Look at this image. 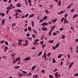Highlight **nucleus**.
Wrapping results in <instances>:
<instances>
[{"label":"nucleus","mask_w":78,"mask_h":78,"mask_svg":"<svg viewBox=\"0 0 78 78\" xmlns=\"http://www.w3.org/2000/svg\"><path fill=\"white\" fill-rule=\"evenodd\" d=\"M67 16H68V14H66L65 15V16L66 17V18H67Z\"/></svg>","instance_id":"60"},{"label":"nucleus","mask_w":78,"mask_h":78,"mask_svg":"<svg viewBox=\"0 0 78 78\" xmlns=\"http://www.w3.org/2000/svg\"><path fill=\"white\" fill-rule=\"evenodd\" d=\"M43 43H44V41H42L40 42L41 45H42L43 44Z\"/></svg>","instance_id":"49"},{"label":"nucleus","mask_w":78,"mask_h":78,"mask_svg":"<svg viewBox=\"0 0 78 78\" xmlns=\"http://www.w3.org/2000/svg\"><path fill=\"white\" fill-rule=\"evenodd\" d=\"M5 19H4L2 21V25H3L4 24H5Z\"/></svg>","instance_id":"13"},{"label":"nucleus","mask_w":78,"mask_h":78,"mask_svg":"<svg viewBox=\"0 0 78 78\" xmlns=\"http://www.w3.org/2000/svg\"><path fill=\"white\" fill-rule=\"evenodd\" d=\"M43 58H44L45 61H47V54L45 53H44L43 55L42 56Z\"/></svg>","instance_id":"1"},{"label":"nucleus","mask_w":78,"mask_h":78,"mask_svg":"<svg viewBox=\"0 0 78 78\" xmlns=\"http://www.w3.org/2000/svg\"><path fill=\"white\" fill-rule=\"evenodd\" d=\"M41 25L42 26H44V27H45V25L46 26H47V25H48V23L46 22H45L41 23Z\"/></svg>","instance_id":"4"},{"label":"nucleus","mask_w":78,"mask_h":78,"mask_svg":"<svg viewBox=\"0 0 78 78\" xmlns=\"http://www.w3.org/2000/svg\"><path fill=\"white\" fill-rule=\"evenodd\" d=\"M56 20H57V18L55 19L53 21V23H55V22H56Z\"/></svg>","instance_id":"30"},{"label":"nucleus","mask_w":78,"mask_h":78,"mask_svg":"<svg viewBox=\"0 0 78 78\" xmlns=\"http://www.w3.org/2000/svg\"><path fill=\"white\" fill-rule=\"evenodd\" d=\"M12 46H13V47H15L16 46V44L14 43H13Z\"/></svg>","instance_id":"55"},{"label":"nucleus","mask_w":78,"mask_h":78,"mask_svg":"<svg viewBox=\"0 0 78 78\" xmlns=\"http://www.w3.org/2000/svg\"><path fill=\"white\" fill-rule=\"evenodd\" d=\"M31 28L30 27H28V30H29V31H31Z\"/></svg>","instance_id":"44"},{"label":"nucleus","mask_w":78,"mask_h":78,"mask_svg":"<svg viewBox=\"0 0 78 78\" xmlns=\"http://www.w3.org/2000/svg\"><path fill=\"white\" fill-rule=\"evenodd\" d=\"M71 8V6L70 5H69L67 7L68 9H69V8Z\"/></svg>","instance_id":"59"},{"label":"nucleus","mask_w":78,"mask_h":78,"mask_svg":"<svg viewBox=\"0 0 78 78\" xmlns=\"http://www.w3.org/2000/svg\"><path fill=\"white\" fill-rule=\"evenodd\" d=\"M55 59L54 58H53L52 62H53V63H55Z\"/></svg>","instance_id":"43"},{"label":"nucleus","mask_w":78,"mask_h":78,"mask_svg":"<svg viewBox=\"0 0 78 78\" xmlns=\"http://www.w3.org/2000/svg\"><path fill=\"white\" fill-rule=\"evenodd\" d=\"M55 28V26H54L52 27L51 28V30H53Z\"/></svg>","instance_id":"38"},{"label":"nucleus","mask_w":78,"mask_h":78,"mask_svg":"<svg viewBox=\"0 0 78 78\" xmlns=\"http://www.w3.org/2000/svg\"><path fill=\"white\" fill-rule=\"evenodd\" d=\"M5 44L6 45H8V42L7 41H6L5 42Z\"/></svg>","instance_id":"45"},{"label":"nucleus","mask_w":78,"mask_h":78,"mask_svg":"<svg viewBox=\"0 0 78 78\" xmlns=\"http://www.w3.org/2000/svg\"><path fill=\"white\" fill-rule=\"evenodd\" d=\"M16 55L15 53H13L12 55H11V56L12 57H13L14 58V57H15V56Z\"/></svg>","instance_id":"17"},{"label":"nucleus","mask_w":78,"mask_h":78,"mask_svg":"<svg viewBox=\"0 0 78 78\" xmlns=\"http://www.w3.org/2000/svg\"><path fill=\"white\" fill-rule=\"evenodd\" d=\"M27 39H30V40H31V39H32V38L31 37H27Z\"/></svg>","instance_id":"61"},{"label":"nucleus","mask_w":78,"mask_h":78,"mask_svg":"<svg viewBox=\"0 0 78 78\" xmlns=\"http://www.w3.org/2000/svg\"><path fill=\"white\" fill-rule=\"evenodd\" d=\"M46 45L45 44H43L42 46V48H44L45 47H46Z\"/></svg>","instance_id":"20"},{"label":"nucleus","mask_w":78,"mask_h":78,"mask_svg":"<svg viewBox=\"0 0 78 78\" xmlns=\"http://www.w3.org/2000/svg\"><path fill=\"white\" fill-rule=\"evenodd\" d=\"M47 27H45L44 28V31H47Z\"/></svg>","instance_id":"63"},{"label":"nucleus","mask_w":78,"mask_h":78,"mask_svg":"<svg viewBox=\"0 0 78 78\" xmlns=\"http://www.w3.org/2000/svg\"><path fill=\"white\" fill-rule=\"evenodd\" d=\"M47 19V16H46L43 18V19L44 20H46Z\"/></svg>","instance_id":"26"},{"label":"nucleus","mask_w":78,"mask_h":78,"mask_svg":"<svg viewBox=\"0 0 78 78\" xmlns=\"http://www.w3.org/2000/svg\"><path fill=\"white\" fill-rule=\"evenodd\" d=\"M13 63L14 64H15V63H16V60H14L13 61Z\"/></svg>","instance_id":"64"},{"label":"nucleus","mask_w":78,"mask_h":78,"mask_svg":"<svg viewBox=\"0 0 78 78\" xmlns=\"http://www.w3.org/2000/svg\"><path fill=\"white\" fill-rule=\"evenodd\" d=\"M13 6V5H12V4H10V7H7V8H6V9H12V6ZM12 6V7H11Z\"/></svg>","instance_id":"2"},{"label":"nucleus","mask_w":78,"mask_h":78,"mask_svg":"<svg viewBox=\"0 0 78 78\" xmlns=\"http://www.w3.org/2000/svg\"><path fill=\"white\" fill-rule=\"evenodd\" d=\"M16 7H19V8H20L21 7V4L20 3H18L16 5Z\"/></svg>","instance_id":"9"},{"label":"nucleus","mask_w":78,"mask_h":78,"mask_svg":"<svg viewBox=\"0 0 78 78\" xmlns=\"http://www.w3.org/2000/svg\"><path fill=\"white\" fill-rule=\"evenodd\" d=\"M64 24H65L66 23H68V21L67 20V19L65 18V20H64Z\"/></svg>","instance_id":"8"},{"label":"nucleus","mask_w":78,"mask_h":78,"mask_svg":"<svg viewBox=\"0 0 78 78\" xmlns=\"http://www.w3.org/2000/svg\"><path fill=\"white\" fill-rule=\"evenodd\" d=\"M58 73L57 72H56L55 73V75L56 77V78H58Z\"/></svg>","instance_id":"16"},{"label":"nucleus","mask_w":78,"mask_h":78,"mask_svg":"<svg viewBox=\"0 0 78 78\" xmlns=\"http://www.w3.org/2000/svg\"><path fill=\"white\" fill-rule=\"evenodd\" d=\"M58 3H59V4H58L59 6H61V0H59V1L58 2Z\"/></svg>","instance_id":"21"},{"label":"nucleus","mask_w":78,"mask_h":78,"mask_svg":"<svg viewBox=\"0 0 78 78\" xmlns=\"http://www.w3.org/2000/svg\"><path fill=\"white\" fill-rule=\"evenodd\" d=\"M59 44L58 43L56 45V48H58V47H59Z\"/></svg>","instance_id":"29"},{"label":"nucleus","mask_w":78,"mask_h":78,"mask_svg":"<svg viewBox=\"0 0 78 78\" xmlns=\"http://www.w3.org/2000/svg\"><path fill=\"white\" fill-rule=\"evenodd\" d=\"M67 56L68 57V58H70V55L68 54L67 55Z\"/></svg>","instance_id":"53"},{"label":"nucleus","mask_w":78,"mask_h":78,"mask_svg":"<svg viewBox=\"0 0 78 78\" xmlns=\"http://www.w3.org/2000/svg\"><path fill=\"white\" fill-rule=\"evenodd\" d=\"M26 36H27V37H29V36H30V34H29V33L27 34H26Z\"/></svg>","instance_id":"46"},{"label":"nucleus","mask_w":78,"mask_h":78,"mask_svg":"<svg viewBox=\"0 0 78 78\" xmlns=\"http://www.w3.org/2000/svg\"><path fill=\"white\" fill-rule=\"evenodd\" d=\"M22 72L23 73H24V74L27 73V72H26V71H22Z\"/></svg>","instance_id":"62"},{"label":"nucleus","mask_w":78,"mask_h":78,"mask_svg":"<svg viewBox=\"0 0 78 78\" xmlns=\"http://www.w3.org/2000/svg\"><path fill=\"white\" fill-rule=\"evenodd\" d=\"M45 11L46 13H47V14H49V12H48V11L47 10H45Z\"/></svg>","instance_id":"32"},{"label":"nucleus","mask_w":78,"mask_h":78,"mask_svg":"<svg viewBox=\"0 0 78 78\" xmlns=\"http://www.w3.org/2000/svg\"><path fill=\"white\" fill-rule=\"evenodd\" d=\"M1 16H5V14L4 13H1Z\"/></svg>","instance_id":"40"},{"label":"nucleus","mask_w":78,"mask_h":78,"mask_svg":"<svg viewBox=\"0 0 78 78\" xmlns=\"http://www.w3.org/2000/svg\"><path fill=\"white\" fill-rule=\"evenodd\" d=\"M38 76V75H34L32 77V78H37V77Z\"/></svg>","instance_id":"18"},{"label":"nucleus","mask_w":78,"mask_h":78,"mask_svg":"<svg viewBox=\"0 0 78 78\" xmlns=\"http://www.w3.org/2000/svg\"><path fill=\"white\" fill-rule=\"evenodd\" d=\"M8 46H6L4 48V52H6V51H7V50H8Z\"/></svg>","instance_id":"10"},{"label":"nucleus","mask_w":78,"mask_h":78,"mask_svg":"<svg viewBox=\"0 0 78 78\" xmlns=\"http://www.w3.org/2000/svg\"><path fill=\"white\" fill-rule=\"evenodd\" d=\"M63 55L62 54H61L59 55V56H58V58H61V56H63Z\"/></svg>","instance_id":"27"},{"label":"nucleus","mask_w":78,"mask_h":78,"mask_svg":"<svg viewBox=\"0 0 78 78\" xmlns=\"http://www.w3.org/2000/svg\"><path fill=\"white\" fill-rule=\"evenodd\" d=\"M32 37L34 38H35V37H36V36H35V35H34V34H32Z\"/></svg>","instance_id":"58"},{"label":"nucleus","mask_w":78,"mask_h":78,"mask_svg":"<svg viewBox=\"0 0 78 78\" xmlns=\"http://www.w3.org/2000/svg\"><path fill=\"white\" fill-rule=\"evenodd\" d=\"M16 25V23H14L12 24V27H13L14 26Z\"/></svg>","instance_id":"50"},{"label":"nucleus","mask_w":78,"mask_h":78,"mask_svg":"<svg viewBox=\"0 0 78 78\" xmlns=\"http://www.w3.org/2000/svg\"><path fill=\"white\" fill-rule=\"evenodd\" d=\"M14 11H15L16 12H22L21 11V10H20V9H18L17 10L16 9H15L14 10Z\"/></svg>","instance_id":"5"},{"label":"nucleus","mask_w":78,"mask_h":78,"mask_svg":"<svg viewBox=\"0 0 78 78\" xmlns=\"http://www.w3.org/2000/svg\"><path fill=\"white\" fill-rule=\"evenodd\" d=\"M49 77H50V78H53V76H51V75H49Z\"/></svg>","instance_id":"56"},{"label":"nucleus","mask_w":78,"mask_h":78,"mask_svg":"<svg viewBox=\"0 0 78 78\" xmlns=\"http://www.w3.org/2000/svg\"><path fill=\"white\" fill-rule=\"evenodd\" d=\"M18 15H19V13H15V16H17Z\"/></svg>","instance_id":"47"},{"label":"nucleus","mask_w":78,"mask_h":78,"mask_svg":"<svg viewBox=\"0 0 78 78\" xmlns=\"http://www.w3.org/2000/svg\"><path fill=\"white\" fill-rule=\"evenodd\" d=\"M33 32L35 33H37V31L36 30H33Z\"/></svg>","instance_id":"57"},{"label":"nucleus","mask_w":78,"mask_h":78,"mask_svg":"<svg viewBox=\"0 0 78 78\" xmlns=\"http://www.w3.org/2000/svg\"><path fill=\"white\" fill-rule=\"evenodd\" d=\"M5 42V41H1L0 42L1 44H3V43H4Z\"/></svg>","instance_id":"54"},{"label":"nucleus","mask_w":78,"mask_h":78,"mask_svg":"<svg viewBox=\"0 0 78 78\" xmlns=\"http://www.w3.org/2000/svg\"><path fill=\"white\" fill-rule=\"evenodd\" d=\"M28 2L29 3H31V1L30 0H28Z\"/></svg>","instance_id":"51"},{"label":"nucleus","mask_w":78,"mask_h":78,"mask_svg":"<svg viewBox=\"0 0 78 78\" xmlns=\"http://www.w3.org/2000/svg\"><path fill=\"white\" fill-rule=\"evenodd\" d=\"M78 17V15L77 14H75L73 17V19H74L75 18H76V17Z\"/></svg>","instance_id":"15"},{"label":"nucleus","mask_w":78,"mask_h":78,"mask_svg":"<svg viewBox=\"0 0 78 78\" xmlns=\"http://www.w3.org/2000/svg\"><path fill=\"white\" fill-rule=\"evenodd\" d=\"M45 38V36L44 35H42L41 36V40H43Z\"/></svg>","instance_id":"19"},{"label":"nucleus","mask_w":78,"mask_h":78,"mask_svg":"<svg viewBox=\"0 0 78 78\" xmlns=\"http://www.w3.org/2000/svg\"><path fill=\"white\" fill-rule=\"evenodd\" d=\"M53 36H56V35H57V33H55V32L53 33Z\"/></svg>","instance_id":"42"},{"label":"nucleus","mask_w":78,"mask_h":78,"mask_svg":"<svg viewBox=\"0 0 78 78\" xmlns=\"http://www.w3.org/2000/svg\"><path fill=\"white\" fill-rule=\"evenodd\" d=\"M54 42V40H49V43H51V44H53Z\"/></svg>","instance_id":"22"},{"label":"nucleus","mask_w":78,"mask_h":78,"mask_svg":"<svg viewBox=\"0 0 78 78\" xmlns=\"http://www.w3.org/2000/svg\"><path fill=\"white\" fill-rule=\"evenodd\" d=\"M20 59V57H18L16 59V61H19Z\"/></svg>","instance_id":"28"},{"label":"nucleus","mask_w":78,"mask_h":78,"mask_svg":"<svg viewBox=\"0 0 78 78\" xmlns=\"http://www.w3.org/2000/svg\"><path fill=\"white\" fill-rule=\"evenodd\" d=\"M31 24L33 27H34V22L31 21Z\"/></svg>","instance_id":"34"},{"label":"nucleus","mask_w":78,"mask_h":78,"mask_svg":"<svg viewBox=\"0 0 78 78\" xmlns=\"http://www.w3.org/2000/svg\"><path fill=\"white\" fill-rule=\"evenodd\" d=\"M39 39H38L36 40H35L34 41V42H39Z\"/></svg>","instance_id":"36"},{"label":"nucleus","mask_w":78,"mask_h":78,"mask_svg":"<svg viewBox=\"0 0 78 78\" xmlns=\"http://www.w3.org/2000/svg\"><path fill=\"white\" fill-rule=\"evenodd\" d=\"M34 14H32L31 15H30L29 16V18H31V17H34Z\"/></svg>","instance_id":"11"},{"label":"nucleus","mask_w":78,"mask_h":78,"mask_svg":"<svg viewBox=\"0 0 78 78\" xmlns=\"http://www.w3.org/2000/svg\"><path fill=\"white\" fill-rule=\"evenodd\" d=\"M74 11H75V9H73L71 10V12H74Z\"/></svg>","instance_id":"48"},{"label":"nucleus","mask_w":78,"mask_h":78,"mask_svg":"<svg viewBox=\"0 0 78 78\" xmlns=\"http://www.w3.org/2000/svg\"><path fill=\"white\" fill-rule=\"evenodd\" d=\"M9 11V10H8L7 9V10L6 11V14H8Z\"/></svg>","instance_id":"39"},{"label":"nucleus","mask_w":78,"mask_h":78,"mask_svg":"<svg viewBox=\"0 0 78 78\" xmlns=\"http://www.w3.org/2000/svg\"><path fill=\"white\" fill-rule=\"evenodd\" d=\"M73 64V62H72V63H71L69 66V68L70 69L71 67H72V66Z\"/></svg>","instance_id":"14"},{"label":"nucleus","mask_w":78,"mask_h":78,"mask_svg":"<svg viewBox=\"0 0 78 78\" xmlns=\"http://www.w3.org/2000/svg\"><path fill=\"white\" fill-rule=\"evenodd\" d=\"M36 68V66H32V70H34L35 69V68Z\"/></svg>","instance_id":"23"},{"label":"nucleus","mask_w":78,"mask_h":78,"mask_svg":"<svg viewBox=\"0 0 78 78\" xmlns=\"http://www.w3.org/2000/svg\"><path fill=\"white\" fill-rule=\"evenodd\" d=\"M20 67L19 66H16L15 67V69H19Z\"/></svg>","instance_id":"35"},{"label":"nucleus","mask_w":78,"mask_h":78,"mask_svg":"<svg viewBox=\"0 0 78 78\" xmlns=\"http://www.w3.org/2000/svg\"><path fill=\"white\" fill-rule=\"evenodd\" d=\"M65 18L64 17H62L61 19V22H62L64 21V20H65Z\"/></svg>","instance_id":"24"},{"label":"nucleus","mask_w":78,"mask_h":78,"mask_svg":"<svg viewBox=\"0 0 78 78\" xmlns=\"http://www.w3.org/2000/svg\"><path fill=\"white\" fill-rule=\"evenodd\" d=\"M42 51H40L39 54V56H41V55H42Z\"/></svg>","instance_id":"37"},{"label":"nucleus","mask_w":78,"mask_h":78,"mask_svg":"<svg viewBox=\"0 0 78 78\" xmlns=\"http://www.w3.org/2000/svg\"><path fill=\"white\" fill-rule=\"evenodd\" d=\"M28 16H29V14H28L27 13V14H26L24 16V17H27Z\"/></svg>","instance_id":"41"},{"label":"nucleus","mask_w":78,"mask_h":78,"mask_svg":"<svg viewBox=\"0 0 78 78\" xmlns=\"http://www.w3.org/2000/svg\"><path fill=\"white\" fill-rule=\"evenodd\" d=\"M52 48L53 50H56V47L55 46H53L52 47Z\"/></svg>","instance_id":"33"},{"label":"nucleus","mask_w":78,"mask_h":78,"mask_svg":"<svg viewBox=\"0 0 78 78\" xmlns=\"http://www.w3.org/2000/svg\"><path fill=\"white\" fill-rule=\"evenodd\" d=\"M51 53L50 52L47 54V56L48 57H50V55H51Z\"/></svg>","instance_id":"25"},{"label":"nucleus","mask_w":78,"mask_h":78,"mask_svg":"<svg viewBox=\"0 0 78 78\" xmlns=\"http://www.w3.org/2000/svg\"><path fill=\"white\" fill-rule=\"evenodd\" d=\"M64 12H65L64 10H62L60 12H58V14H59V15H61V14H63Z\"/></svg>","instance_id":"3"},{"label":"nucleus","mask_w":78,"mask_h":78,"mask_svg":"<svg viewBox=\"0 0 78 78\" xmlns=\"http://www.w3.org/2000/svg\"><path fill=\"white\" fill-rule=\"evenodd\" d=\"M31 59V58L30 57H26V58L24 59V61H29V60H30Z\"/></svg>","instance_id":"6"},{"label":"nucleus","mask_w":78,"mask_h":78,"mask_svg":"<svg viewBox=\"0 0 78 78\" xmlns=\"http://www.w3.org/2000/svg\"><path fill=\"white\" fill-rule=\"evenodd\" d=\"M20 76H23V74H22L21 73H18Z\"/></svg>","instance_id":"31"},{"label":"nucleus","mask_w":78,"mask_h":78,"mask_svg":"<svg viewBox=\"0 0 78 78\" xmlns=\"http://www.w3.org/2000/svg\"><path fill=\"white\" fill-rule=\"evenodd\" d=\"M43 21H44V19H41L40 20V22H42Z\"/></svg>","instance_id":"52"},{"label":"nucleus","mask_w":78,"mask_h":78,"mask_svg":"<svg viewBox=\"0 0 78 78\" xmlns=\"http://www.w3.org/2000/svg\"><path fill=\"white\" fill-rule=\"evenodd\" d=\"M22 41H23L22 40H19L18 41V44L20 45H22Z\"/></svg>","instance_id":"7"},{"label":"nucleus","mask_w":78,"mask_h":78,"mask_svg":"<svg viewBox=\"0 0 78 78\" xmlns=\"http://www.w3.org/2000/svg\"><path fill=\"white\" fill-rule=\"evenodd\" d=\"M61 38L62 39H65V38H66V35L64 34H62Z\"/></svg>","instance_id":"12"}]
</instances>
